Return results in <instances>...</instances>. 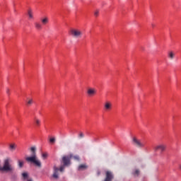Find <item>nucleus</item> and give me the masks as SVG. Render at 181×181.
<instances>
[{
	"instance_id": "obj_16",
	"label": "nucleus",
	"mask_w": 181,
	"mask_h": 181,
	"mask_svg": "<svg viewBox=\"0 0 181 181\" xmlns=\"http://www.w3.org/2000/svg\"><path fill=\"white\" fill-rule=\"evenodd\" d=\"M84 133H83L82 132H80L78 134V139H83V138H84Z\"/></svg>"
},
{
	"instance_id": "obj_25",
	"label": "nucleus",
	"mask_w": 181,
	"mask_h": 181,
	"mask_svg": "<svg viewBox=\"0 0 181 181\" xmlns=\"http://www.w3.org/2000/svg\"><path fill=\"white\" fill-rule=\"evenodd\" d=\"M98 14H99V11H95V13H94V16L97 17V16H98Z\"/></svg>"
},
{
	"instance_id": "obj_23",
	"label": "nucleus",
	"mask_w": 181,
	"mask_h": 181,
	"mask_svg": "<svg viewBox=\"0 0 181 181\" xmlns=\"http://www.w3.org/2000/svg\"><path fill=\"white\" fill-rule=\"evenodd\" d=\"M74 159H75V160H80V156H74Z\"/></svg>"
},
{
	"instance_id": "obj_10",
	"label": "nucleus",
	"mask_w": 181,
	"mask_h": 181,
	"mask_svg": "<svg viewBox=\"0 0 181 181\" xmlns=\"http://www.w3.org/2000/svg\"><path fill=\"white\" fill-rule=\"evenodd\" d=\"M41 23L44 25H47L49 23V17H44L41 18Z\"/></svg>"
},
{
	"instance_id": "obj_21",
	"label": "nucleus",
	"mask_w": 181,
	"mask_h": 181,
	"mask_svg": "<svg viewBox=\"0 0 181 181\" xmlns=\"http://www.w3.org/2000/svg\"><path fill=\"white\" fill-rule=\"evenodd\" d=\"M18 166L19 168H23V161L18 160Z\"/></svg>"
},
{
	"instance_id": "obj_13",
	"label": "nucleus",
	"mask_w": 181,
	"mask_h": 181,
	"mask_svg": "<svg viewBox=\"0 0 181 181\" xmlns=\"http://www.w3.org/2000/svg\"><path fill=\"white\" fill-rule=\"evenodd\" d=\"M28 15L29 19H33V11H32L31 9H29L28 11Z\"/></svg>"
},
{
	"instance_id": "obj_20",
	"label": "nucleus",
	"mask_w": 181,
	"mask_h": 181,
	"mask_svg": "<svg viewBox=\"0 0 181 181\" xmlns=\"http://www.w3.org/2000/svg\"><path fill=\"white\" fill-rule=\"evenodd\" d=\"M47 156H49L47 153H44L42 154V157L43 159H47Z\"/></svg>"
},
{
	"instance_id": "obj_18",
	"label": "nucleus",
	"mask_w": 181,
	"mask_h": 181,
	"mask_svg": "<svg viewBox=\"0 0 181 181\" xmlns=\"http://www.w3.org/2000/svg\"><path fill=\"white\" fill-rule=\"evenodd\" d=\"M34 120L36 125L39 127V125H40V119H37V117H35Z\"/></svg>"
},
{
	"instance_id": "obj_3",
	"label": "nucleus",
	"mask_w": 181,
	"mask_h": 181,
	"mask_svg": "<svg viewBox=\"0 0 181 181\" xmlns=\"http://www.w3.org/2000/svg\"><path fill=\"white\" fill-rule=\"evenodd\" d=\"M132 144L136 148H145V143L141 141L140 139H136V137H134L132 139Z\"/></svg>"
},
{
	"instance_id": "obj_17",
	"label": "nucleus",
	"mask_w": 181,
	"mask_h": 181,
	"mask_svg": "<svg viewBox=\"0 0 181 181\" xmlns=\"http://www.w3.org/2000/svg\"><path fill=\"white\" fill-rule=\"evenodd\" d=\"M83 169H87V165L82 164L78 166L79 170H83Z\"/></svg>"
},
{
	"instance_id": "obj_24",
	"label": "nucleus",
	"mask_w": 181,
	"mask_h": 181,
	"mask_svg": "<svg viewBox=\"0 0 181 181\" xmlns=\"http://www.w3.org/2000/svg\"><path fill=\"white\" fill-rule=\"evenodd\" d=\"M49 141H50L52 144H54V142H56V139H54V138H51V139H49Z\"/></svg>"
},
{
	"instance_id": "obj_14",
	"label": "nucleus",
	"mask_w": 181,
	"mask_h": 181,
	"mask_svg": "<svg viewBox=\"0 0 181 181\" xmlns=\"http://www.w3.org/2000/svg\"><path fill=\"white\" fill-rule=\"evenodd\" d=\"M139 170H134V171H133L132 175L133 176H134L135 177H138V176H139Z\"/></svg>"
},
{
	"instance_id": "obj_6",
	"label": "nucleus",
	"mask_w": 181,
	"mask_h": 181,
	"mask_svg": "<svg viewBox=\"0 0 181 181\" xmlns=\"http://www.w3.org/2000/svg\"><path fill=\"white\" fill-rule=\"evenodd\" d=\"M73 158V155H70V156H64L62 158V162L64 163V166H69L70 165V159Z\"/></svg>"
},
{
	"instance_id": "obj_11",
	"label": "nucleus",
	"mask_w": 181,
	"mask_h": 181,
	"mask_svg": "<svg viewBox=\"0 0 181 181\" xmlns=\"http://www.w3.org/2000/svg\"><path fill=\"white\" fill-rule=\"evenodd\" d=\"M168 56L170 60H173V59H175V52H168Z\"/></svg>"
},
{
	"instance_id": "obj_12",
	"label": "nucleus",
	"mask_w": 181,
	"mask_h": 181,
	"mask_svg": "<svg viewBox=\"0 0 181 181\" xmlns=\"http://www.w3.org/2000/svg\"><path fill=\"white\" fill-rule=\"evenodd\" d=\"M16 149V144H11L9 145V150L11 152H13Z\"/></svg>"
},
{
	"instance_id": "obj_5",
	"label": "nucleus",
	"mask_w": 181,
	"mask_h": 181,
	"mask_svg": "<svg viewBox=\"0 0 181 181\" xmlns=\"http://www.w3.org/2000/svg\"><path fill=\"white\" fill-rule=\"evenodd\" d=\"M154 152H158V151H160V152H165L166 150V145L165 144H159L158 146H156L153 148Z\"/></svg>"
},
{
	"instance_id": "obj_28",
	"label": "nucleus",
	"mask_w": 181,
	"mask_h": 181,
	"mask_svg": "<svg viewBox=\"0 0 181 181\" xmlns=\"http://www.w3.org/2000/svg\"><path fill=\"white\" fill-rule=\"evenodd\" d=\"M180 169L181 170V165H180Z\"/></svg>"
},
{
	"instance_id": "obj_15",
	"label": "nucleus",
	"mask_w": 181,
	"mask_h": 181,
	"mask_svg": "<svg viewBox=\"0 0 181 181\" xmlns=\"http://www.w3.org/2000/svg\"><path fill=\"white\" fill-rule=\"evenodd\" d=\"M35 26L38 30H40L42 29V24H40V23H35Z\"/></svg>"
},
{
	"instance_id": "obj_1",
	"label": "nucleus",
	"mask_w": 181,
	"mask_h": 181,
	"mask_svg": "<svg viewBox=\"0 0 181 181\" xmlns=\"http://www.w3.org/2000/svg\"><path fill=\"white\" fill-rule=\"evenodd\" d=\"M30 151L33 153L32 156L27 157L25 158V160H27V162H31V163H34V165H35V166H37V168H42V163L37 158V156L36 155V147H31Z\"/></svg>"
},
{
	"instance_id": "obj_19",
	"label": "nucleus",
	"mask_w": 181,
	"mask_h": 181,
	"mask_svg": "<svg viewBox=\"0 0 181 181\" xmlns=\"http://www.w3.org/2000/svg\"><path fill=\"white\" fill-rule=\"evenodd\" d=\"M33 104V99H28V100L27 101V105H28V107H30V105H32Z\"/></svg>"
},
{
	"instance_id": "obj_7",
	"label": "nucleus",
	"mask_w": 181,
	"mask_h": 181,
	"mask_svg": "<svg viewBox=\"0 0 181 181\" xmlns=\"http://www.w3.org/2000/svg\"><path fill=\"white\" fill-rule=\"evenodd\" d=\"M87 94L89 97H93V95H95V94H97V90L95 88H90L87 90Z\"/></svg>"
},
{
	"instance_id": "obj_29",
	"label": "nucleus",
	"mask_w": 181,
	"mask_h": 181,
	"mask_svg": "<svg viewBox=\"0 0 181 181\" xmlns=\"http://www.w3.org/2000/svg\"><path fill=\"white\" fill-rule=\"evenodd\" d=\"M141 49H143V50H144V48H141Z\"/></svg>"
},
{
	"instance_id": "obj_22",
	"label": "nucleus",
	"mask_w": 181,
	"mask_h": 181,
	"mask_svg": "<svg viewBox=\"0 0 181 181\" xmlns=\"http://www.w3.org/2000/svg\"><path fill=\"white\" fill-rule=\"evenodd\" d=\"M22 176H23V179H28V173H23L22 174Z\"/></svg>"
},
{
	"instance_id": "obj_26",
	"label": "nucleus",
	"mask_w": 181,
	"mask_h": 181,
	"mask_svg": "<svg viewBox=\"0 0 181 181\" xmlns=\"http://www.w3.org/2000/svg\"><path fill=\"white\" fill-rule=\"evenodd\" d=\"M6 93H7V94H9V89L6 90Z\"/></svg>"
},
{
	"instance_id": "obj_4",
	"label": "nucleus",
	"mask_w": 181,
	"mask_h": 181,
	"mask_svg": "<svg viewBox=\"0 0 181 181\" xmlns=\"http://www.w3.org/2000/svg\"><path fill=\"white\" fill-rule=\"evenodd\" d=\"M64 166L66 165H62L59 169L56 166L54 167V173L52 175V177L54 179H59V170H60L61 172H64Z\"/></svg>"
},
{
	"instance_id": "obj_8",
	"label": "nucleus",
	"mask_w": 181,
	"mask_h": 181,
	"mask_svg": "<svg viewBox=\"0 0 181 181\" xmlns=\"http://www.w3.org/2000/svg\"><path fill=\"white\" fill-rule=\"evenodd\" d=\"M113 177H114L112 176V173L107 171V172H106V177L104 181H111V180H112Z\"/></svg>"
},
{
	"instance_id": "obj_9",
	"label": "nucleus",
	"mask_w": 181,
	"mask_h": 181,
	"mask_svg": "<svg viewBox=\"0 0 181 181\" xmlns=\"http://www.w3.org/2000/svg\"><path fill=\"white\" fill-rule=\"evenodd\" d=\"M112 107V104H111V103H110V102H106V103H105V110L106 111H110V110H111Z\"/></svg>"
},
{
	"instance_id": "obj_27",
	"label": "nucleus",
	"mask_w": 181,
	"mask_h": 181,
	"mask_svg": "<svg viewBox=\"0 0 181 181\" xmlns=\"http://www.w3.org/2000/svg\"><path fill=\"white\" fill-rule=\"evenodd\" d=\"M27 181H33L32 179H28Z\"/></svg>"
},
{
	"instance_id": "obj_2",
	"label": "nucleus",
	"mask_w": 181,
	"mask_h": 181,
	"mask_svg": "<svg viewBox=\"0 0 181 181\" xmlns=\"http://www.w3.org/2000/svg\"><path fill=\"white\" fill-rule=\"evenodd\" d=\"M69 35L74 39H80L83 36V32L78 29L73 28L69 30Z\"/></svg>"
}]
</instances>
